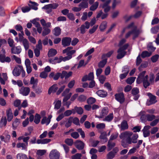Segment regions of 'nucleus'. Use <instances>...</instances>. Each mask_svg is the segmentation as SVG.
<instances>
[{"label": "nucleus", "mask_w": 159, "mask_h": 159, "mask_svg": "<svg viewBox=\"0 0 159 159\" xmlns=\"http://www.w3.org/2000/svg\"><path fill=\"white\" fill-rule=\"evenodd\" d=\"M30 89L29 87H22L20 90V93L24 96L28 95L29 93Z\"/></svg>", "instance_id": "15"}, {"label": "nucleus", "mask_w": 159, "mask_h": 159, "mask_svg": "<svg viewBox=\"0 0 159 159\" xmlns=\"http://www.w3.org/2000/svg\"><path fill=\"white\" fill-rule=\"evenodd\" d=\"M21 51V49L20 46L13 47L11 49V52L12 54H18Z\"/></svg>", "instance_id": "16"}, {"label": "nucleus", "mask_w": 159, "mask_h": 159, "mask_svg": "<svg viewBox=\"0 0 159 159\" xmlns=\"http://www.w3.org/2000/svg\"><path fill=\"white\" fill-rule=\"evenodd\" d=\"M57 84H55L51 86L48 89V93L50 94L52 92L55 93L56 92L58 89V88L57 86Z\"/></svg>", "instance_id": "19"}, {"label": "nucleus", "mask_w": 159, "mask_h": 159, "mask_svg": "<svg viewBox=\"0 0 159 159\" xmlns=\"http://www.w3.org/2000/svg\"><path fill=\"white\" fill-rule=\"evenodd\" d=\"M129 46V44H126L120 47L117 51L118 53H119L121 52H125V50H126Z\"/></svg>", "instance_id": "34"}, {"label": "nucleus", "mask_w": 159, "mask_h": 159, "mask_svg": "<svg viewBox=\"0 0 159 159\" xmlns=\"http://www.w3.org/2000/svg\"><path fill=\"white\" fill-rule=\"evenodd\" d=\"M128 124L126 120H123L121 123L120 125L121 130H124L127 129L128 128Z\"/></svg>", "instance_id": "20"}, {"label": "nucleus", "mask_w": 159, "mask_h": 159, "mask_svg": "<svg viewBox=\"0 0 159 159\" xmlns=\"http://www.w3.org/2000/svg\"><path fill=\"white\" fill-rule=\"evenodd\" d=\"M7 120L6 116H2L0 121V127L2 128L3 126H5L7 124Z\"/></svg>", "instance_id": "23"}, {"label": "nucleus", "mask_w": 159, "mask_h": 159, "mask_svg": "<svg viewBox=\"0 0 159 159\" xmlns=\"http://www.w3.org/2000/svg\"><path fill=\"white\" fill-rule=\"evenodd\" d=\"M53 34L54 35L57 36L61 34V30L60 27L57 26L53 30Z\"/></svg>", "instance_id": "26"}, {"label": "nucleus", "mask_w": 159, "mask_h": 159, "mask_svg": "<svg viewBox=\"0 0 159 159\" xmlns=\"http://www.w3.org/2000/svg\"><path fill=\"white\" fill-rule=\"evenodd\" d=\"M38 82V80L37 79H36L35 80L34 77H32L31 78L30 80V83L31 84L33 85L36 84L37 85Z\"/></svg>", "instance_id": "56"}, {"label": "nucleus", "mask_w": 159, "mask_h": 159, "mask_svg": "<svg viewBox=\"0 0 159 159\" xmlns=\"http://www.w3.org/2000/svg\"><path fill=\"white\" fill-rule=\"evenodd\" d=\"M107 62V59H105L100 61L98 63V66L99 68H103Z\"/></svg>", "instance_id": "33"}, {"label": "nucleus", "mask_w": 159, "mask_h": 159, "mask_svg": "<svg viewBox=\"0 0 159 159\" xmlns=\"http://www.w3.org/2000/svg\"><path fill=\"white\" fill-rule=\"evenodd\" d=\"M21 10L23 13H26L29 12L30 10V8L28 7H22L21 8Z\"/></svg>", "instance_id": "61"}, {"label": "nucleus", "mask_w": 159, "mask_h": 159, "mask_svg": "<svg viewBox=\"0 0 159 159\" xmlns=\"http://www.w3.org/2000/svg\"><path fill=\"white\" fill-rule=\"evenodd\" d=\"M113 118V114L110 113L109 115H108L105 117L104 120L108 122H111Z\"/></svg>", "instance_id": "35"}, {"label": "nucleus", "mask_w": 159, "mask_h": 159, "mask_svg": "<svg viewBox=\"0 0 159 159\" xmlns=\"http://www.w3.org/2000/svg\"><path fill=\"white\" fill-rule=\"evenodd\" d=\"M12 58H13L16 61V62L19 64L21 63V60L20 58L16 57L15 55H13L12 56Z\"/></svg>", "instance_id": "62"}, {"label": "nucleus", "mask_w": 159, "mask_h": 159, "mask_svg": "<svg viewBox=\"0 0 159 159\" xmlns=\"http://www.w3.org/2000/svg\"><path fill=\"white\" fill-rule=\"evenodd\" d=\"M151 128L149 125L145 126L142 131L143 132V137L145 138L149 136L150 135V132L149 129Z\"/></svg>", "instance_id": "13"}, {"label": "nucleus", "mask_w": 159, "mask_h": 159, "mask_svg": "<svg viewBox=\"0 0 159 159\" xmlns=\"http://www.w3.org/2000/svg\"><path fill=\"white\" fill-rule=\"evenodd\" d=\"M51 140V139H38L37 140L36 143L38 144H45L49 143L50 142Z\"/></svg>", "instance_id": "22"}, {"label": "nucleus", "mask_w": 159, "mask_h": 159, "mask_svg": "<svg viewBox=\"0 0 159 159\" xmlns=\"http://www.w3.org/2000/svg\"><path fill=\"white\" fill-rule=\"evenodd\" d=\"M65 142L67 144L70 146H72L73 143V141L72 139L68 138L66 139L65 141Z\"/></svg>", "instance_id": "47"}, {"label": "nucleus", "mask_w": 159, "mask_h": 159, "mask_svg": "<svg viewBox=\"0 0 159 159\" xmlns=\"http://www.w3.org/2000/svg\"><path fill=\"white\" fill-rule=\"evenodd\" d=\"M41 117L39 114L36 113L35 116L34 122L36 124H38L40 122Z\"/></svg>", "instance_id": "30"}, {"label": "nucleus", "mask_w": 159, "mask_h": 159, "mask_svg": "<svg viewBox=\"0 0 159 159\" xmlns=\"http://www.w3.org/2000/svg\"><path fill=\"white\" fill-rule=\"evenodd\" d=\"M30 3H31L32 4H29L28 5L29 7L30 8V9H32L35 10H37L38 9V8L37 6L38 5V4L35 2H32L31 1H29Z\"/></svg>", "instance_id": "21"}, {"label": "nucleus", "mask_w": 159, "mask_h": 159, "mask_svg": "<svg viewBox=\"0 0 159 159\" xmlns=\"http://www.w3.org/2000/svg\"><path fill=\"white\" fill-rule=\"evenodd\" d=\"M76 112L79 115L82 114L84 112L83 109L81 107H78L76 106Z\"/></svg>", "instance_id": "46"}, {"label": "nucleus", "mask_w": 159, "mask_h": 159, "mask_svg": "<svg viewBox=\"0 0 159 159\" xmlns=\"http://www.w3.org/2000/svg\"><path fill=\"white\" fill-rule=\"evenodd\" d=\"M71 135L73 138L77 139L79 137L78 133L76 132H73L71 134Z\"/></svg>", "instance_id": "64"}, {"label": "nucleus", "mask_w": 159, "mask_h": 159, "mask_svg": "<svg viewBox=\"0 0 159 159\" xmlns=\"http://www.w3.org/2000/svg\"><path fill=\"white\" fill-rule=\"evenodd\" d=\"M71 41L70 37H66L63 38L62 39V45L64 47L68 46L70 45Z\"/></svg>", "instance_id": "9"}, {"label": "nucleus", "mask_w": 159, "mask_h": 159, "mask_svg": "<svg viewBox=\"0 0 159 159\" xmlns=\"http://www.w3.org/2000/svg\"><path fill=\"white\" fill-rule=\"evenodd\" d=\"M77 131L79 132L81 135L82 138H84L85 137V133L81 128H79L77 129Z\"/></svg>", "instance_id": "53"}, {"label": "nucleus", "mask_w": 159, "mask_h": 159, "mask_svg": "<svg viewBox=\"0 0 159 159\" xmlns=\"http://www.w3.org/2000/svg\"><path fill=\"white\" fill-rule=\"evenodd\" d=\"M67 17L70 20L74 21L75 20V17L73 14L71 13H70L67 15Z\"/></svg>", "instance_id": "57"}, {"label": "nucleus", "mask_w": 159, "mask_h": 159, "mask_svg": "<svg viewBox=\"0 0 159 159\" xmlns=\"http://www.w3.org/2000/svg\"><path fill=\"white\" fill-rule=\"evenodd\" d=\"M59 5L57 3H53L52 4H49L46 5H45L44 7H42V9L45 10L49 9L50 8L51 9H56L58 6Z\"/></svg>", "instance_id": "14"}, {"label": "nucleus", "mask_w": 159, "mask_h": 159, "mask_svg": "<svg viewBox=\"0 0 159 159\" xmlns=\"http://www.w3.org/2000/svg\"><path fill=\"white\" fill-rule=\"evenodd\" d=\"M22 41L23 42V44L25 50H27L29 48V43L28 40L26 39H24Z\"/></svg>", "instance_id": "29"}, {"label": "nucleus", "mask_w": 159, "mask_h": 159, "mask_svg": "<svg viewBox=\"0 0 159 159\" xmlns=\"http://www.w3.org/2000/svg\"><path fill=\"white\" fill-rule=\"evenodd\" d=\"M57 50L53 48H51L48 52V57H50L55 56L57 54Z\"/></svg>", "instance_id": "25"}, {"label": "nucleus", "mask_w": 159, "mask_h": 159, "mask_svg": "<svg viewBox=\"0 0 159 159\" xmlns=\"http://www.w3.org/2000/svg\"><path fill=\"white\" fill-rule=\"evenodd\" d=\"M151 55V53L145 51H143L141 54L142 57L144 58L146 57H149Z\"/></svg>", "instance_id": "37"}, {"label": "nucleus", "mask_w": 159, "mask_h": 159, "mask_svg": "<svg viewBox=\"0 0 159 159\" xmlns=\"http://www.w3.org/2000/svg\"><path fill=\"white\" fill-rule=\"evenodd\" d=\"M116 144L114 142H112L111 141L109 140L107 143V146L108 148V151H110L115 146Z\"/></svg>", "instance_id": "31"}, {"label": "nucleus", "mask_w": 159, "mask_h": 159, "mask_svg": "<svg viewBox=\"0 0 159 159\" xmlns=\"http://www.w3.org/2000/svg\"><path fill=\"white\" fill-rule=\"evenodd\" d=\"M115 155H116L111 151L107 154V159H112L115 157Z\"/></svg>", "instance_id": "50"}, {"label": "nucleus", "mask_w": 159, "mask_h": 159, "mask_svg": "<svg viewBox=\"0 0 159 159\" xmlns=\"http://www.w3.org/2000/svg\"><path fill=\"white\" fill-rule=\"evenodd\" d=\"M111 0H108L103 4H100V7L104 9V11L105 13H107L110 10L111 7L109 5Z\"/></svg>", "instance_id": "4"}, {"label": "nucleus", "mask_w": 159, "mask_h": 159, "mask_svg": "<svg viewBox=\"0 0 159 159\" xmlns=\"http://www.w3.org/2000/svg\"><path fill=\"white\" fill-rule=\"evenodd\" d=\"M82 154L80 153H77L71 157V159H81Z\"/></svg>", "instance_id": "43"}, {"label": "nucleus", "mask_w": 159, "mask_h": 159, "mask_svg": "<svg viewBox=\"0 0 159 159\" xmlns=\"http://www.w3.org/2000/svg\"><path fill=\"white\" fill-rule=\"evenodd\" d=\"M115 99L121 104H122L125 101L124 94L123 93H116L115 95Z\"/></svg>", "instance_id": "6"}, {"label": "nucleus", "mask_w": 159, "mask_h": 159, "mask_svg": "<svg viewBox=\"0 0 159 159\" xmlns=\"http://www.w3.org/2000/svg\"><path fill=\"white\" fill-rule=\"evenodd\" d=\"M22 70L23 66H21L18 65V67H15L12 72L13 75L15 76H19Z\"/></svg>", "instance_id": "11"}, {"label": "nucleus", "mask_w": 159, "mask_h": 159, "mask_svg": "<svg viewBox=\"0 0 159 159\" xmlns=\"http://www.w3.org/2000/svg\"><path fill=\"white\" fill-rule=\"evenodd\" d=\"M159 57V55L158 54H156L152 56L151 58V61L153 63L156 62Z\"/></svg>", "instance_id": "48"}, {"label": "nucleus", "mask_w": 159, "mask_h": 159, "mask_svg": "<svg viewBox=\"0 0 159 159\" xmlns=\"http://www.w3.org/2000/svg\"><path fill=\"white\" fill-rule=\"evenodd\" d=\"M99 3L98 2H95L94 4L92 5L90 7V10L92 11L95 10L98 7Z\"/></svg>", "instance_id": "36"}, {"label": "nucleus", "mask_w": 159, "mask_h": 159, "mask_svg": "<svg viewBox=\"0 0 159 159\" xmlns=\"http://www.w3.org/2000/svg\"><path fill=\"white\" fill-rule=\"evenodd\" d=\"M130 137L128 138V144H130L132 143H137V139L139 137L138 134H135L133 135L132 137Z\"/></svg>", "instance_id": "10"}, {"label": "nucleus", "mask_w": 159, "mask_h": 159, "mask_svg": "<svg viewBox=\"0 0 159 159\" xmlns=\"http://www.w3.org/2000/svg\"><path fill=\"white\" fill-rule=\"evenodd\" d=\"M140 31L139 30H137V27H136L134 29L129 31L125 35V38L127 39L128 38L131 34H133V35L132 37V39L134 40L138 37Z\"/></svg>", "instance_id": "2"}, {"label": "nucleus", "mask_w": 159, "mask_h": 159, "mask_svg": "<svg viewBox=\"0 0 159 159\" xmlns=\"http://www.w3.org/2000/svg\"><path fill=\"white\" fill-rule=\"evenodd\" d=\"M96 101V100L95 98L91 97L88 99L87 102L89 105H91L94 103Z\"/></svg>", "instance_id": "41"}, {"label": "nucleus", "mask_w": 159, "mask_h": 159, "mask_svg": "<svg viewBox=\"0 0 159 159\" xmlns=\"http://www.w3.org/2000/svg\"><path fill=\"white\" fill-rule=\"evenodd\" d=\"M17 158H19V159H28V157L26 155L22 153H19L16 155Z\"/></svg>", "instance_id": "38"}, {"label": "nucleus", "mask_w": 159, "mask_h": 159, "mask_svg": "<svg viewBox=\"0 0 159 159\" xmlns=\"http://www.w3.org/2000/svg\"><path fill=\"white\" fill-rule=\"evenodd\" d=\"M142 11H137L135 14L133 15V17L136 19L139 17L142 14Z\"/></svg>", "instance_id": "52"}, {"label": "nucleus", "mask_w": 159, "mask_h": 159, "mask_svg": "<svg viewBox=\"0 0 159 159\" xmlns=\"http://www.w3.org/2000/svg\"><path fill=\"white\" fill-rule=\"evenodd\" d=\"M156 118L155 116L153 114H143L140 117L142 122L144 123L147 121H152Z\"/></svg>", "instance_id": "3"}, {"label": "nucleus", "mask_w": 159, "mask_h": 159, "mask_svg": "<svg viewBox=\"0 0 159 159\" xmlns=\"http://www.w3.org/2000/svg\"><path fill=\"white\" fill-rule=\"evenodd\" d=\"M139 93V90L138 88L135 87L133 88L131 90V94L133 95L138 94Z\"/></svg>", "instance_id": "45"}, {"label": "nucleus", "mask_w": 159, "mask_h": 159, "mask_svg": "<svg viewBox=\"0 0 159 159\" xmlns=\"http://www.w3.org/2000/svg\"><path fill=\"white\" fill-rule=\"evenodd\" d=\"M75 144L76 148L79 150H82L85 146V144L83 141L79 140L76 141Z\"/></svg>", "instance_id": "12"}, {"label": "nucleus", "mask_w": 159, "mask_h": 159, "mask_svg": "<svg viewBox=\"0 0 159 159\" xmlns=\"http://www.w3.org/2000/svg\"><path fill=\"white\" fill-rule=\"evenodd\" d=\"M133 17V15H131L128 17L127 15L126 14L124 16L123 18L125 20L126 22H127L130 20Z\"/></svg>", "instance_id": "55"}, {"label": "nucleus", "mask_w": 159, "mask_h": 159, "mask_svg": "<svg viewBox=\"0 0 159 159\" xmlns=\"http://www.w3.org/2000/svg\"><path fill=\"white\" fill-rule=\"evenodd\" d=\"M135 77H130L128 78L126 80V82L127 84H131L134 81L135 79Z\"/></svg>", "instance_id": "39"}, {"label": "nucleus", "mask_w": 159, "mask_h": 159, "mask_svg": "<svg viewBox=\"0 0 159 159\" xmlns=\"http://www.w3.org/2000/svg\"><path fill=\"white\" fill-rule=\"evenodd\" d=\"M148 62L146 61L144 62H143L141 64L140 66L139 67V70H140L141 68H146L148 66Z\"/></svg>", "instance_id": "58"}, {"label": "nucleus", "mask_w": 159, "mask_h": 159, "mask_svg": "<svg viewBox=\"0 0 159 159\" xmlns=\"http://www.w3.org/2000/svg\"><path fill=\"white\" fill-rule=\"evenodd\" d=\"M108 109L107 107H104L101 111V115L98 117L99 118H102L104 116L107 115L108 112Z\"/></svg>", "instance_id": "24"}, {"label": "nucleus", "mask_w": 159, "mask_h": 159, "mask_svg": "<svg viewBox=\"0 0 159 159\" xmlns=\"http://www.w3.org/2000/svg\"><path fill=\"white\" fill-rule=\"evenodd\" d=\"M107 26V23L106 21H103L100 25L99 29L101 31H103L106 28Z\"/></svg>", "instance_id": "27"}, {"label": "nucleus", "mask_w": 159, "mask_h": 159, "mask_svg": "<svg viewBox=\"0 0 159 159\" xmlns=\"http://www.w3.org/2000/svg\"><path fill=\"white\" fill-rule=\"evenodd\" d=\"M79 122V120L78 118L77 117H75L74 118H73V123L74 124L77 125H80Z\"/></svg>", "instance_id": "60"}, {"label": "nucleus", "mask_w": 159, "mask_h": 159, "mask_svg": "<svg viewBox=\"0 0 159 159\" xmlns=\"http://www.w3.org/2000/svg\"><path fill=\"white\" fill-rule=\"evenodd\" d=\"M6 114L7 121L9 122L11 121L13 117V114L11 108H9L6 111Z\"/></svg>", "instance_id": "17"}, {"label": "nucleus", "mask_w": 159, "mask_h": 159, "mask_svg": "<svg viewBox=\"0 0 159 159\" xmlns=\"http://www.w3.org/2000/svg\"><path fill=\"white\" fill-rule=\"evenodd\" d=\"M61 100H58L56 102V103L55 104L54 109H59L61 106Z\"/></svg>", "instance_id": "51"}, {"label": "nucleus", "mask_w": 159, "mask_h": 159, "mask_svg": "<svg viewBox=\"0 0 159 159\" xmlns=\"http://www.w3.org/2000/svg\"><path fill=\"white\" fill-rule=\"evenodd\" d=\"M105 125L103 123H100L96 125V127L98 129H103L105 128Z\"/></svg>", "instance_id": "59"}, {"label": "nucleus", "mask_w": 159, "mask_h": 159, "mask_svg": "<svg viewBox=\"0 0 159 159\" xmlns=\"http://www.w3.org/2000/svg\"><path fill=\"white\" fill-rule=\"evenodd\" d=\"M98 27V25H94L93 27L89 30V33L91 34L93 33L97 30Z\"/></svg>", "instance_id": "54"}, {"label": "nucleus", "mask_w": 159, "mask_h": 159, "mask_svg": "<svg viewBox=\"0 0 159 159\" xmlns=\"http://www.w3.org/2000/svg\"><path fill=\"white\" fill-rule=\"evenodd\" d=\"M116 58L118 59H120L122 58L126 54V52H121L118 53Z\"/></svg>", "instance_id": "42"}, {"label": "nucleus", "mask_w": 159, "mask_h": 159, "mask_svg": "<svg viewBox=\"0 0 159 159\" xmlns=\"http://www.w3.org/2000/svg\"><path fill=\"white\" fill-rule=\"evenodd\" d=\"M159 121V119H155L152 121L150 123V126H154L157 125Z\"/></svg>", "instance_id": "63"}, {"label": "nucleus", "mask_w": 159, "mask_h": 159, "mask_svg": "<svg viewBox=\"0 0 159 159\" xmlns=\"http://www.w3.org/2000/svg\"><path fill=\"white\" fill-rule=\"evenodd\" d=\"M148 95L149 97V100H148L146 103L148 106H150L154 104L157 102V101L156 100V96L153 95L150 93H148Z\"/></svg>", "instance_id": "5"}, {"label": "nucleus", "mask_w": 159, "mask_h": 159, "mask_svg": "<svg viewBox=\"0 0 159 159\" xmlns=\"http://www.w3.org/2000/svg\"><path fill=\"white\" fill-rule=\"evenodd\" d=\"M19 120L16 118L14 121V122L12 124V128L14 130H15L19 125Z\"/></svg>", "instance_id": "32"}, {"label": "nucleus", "mask_w": 159, "mask_h": 159, "mask_svg": "<svg viewBox=\"0 0 159 159\" xmlns=\"http://www.w3.org/2000/svg\"><path fill=\"white\" fill-rule=\"evenodd\" d=\"M132 135V133L128 131H125L120 134V138L122 139L121 141V145L124 148H126L128 146L127 139L128 138L131 137Z\"/></svg>", "instance_id": "1"}, {"label": "nucleus", "mask_w": 159, "mask_h": 159, "mask_svg": "<svg viewBox=\"0 0 159 159\" xmlns=\"http://www.w3.org/2000/svg\"><path fill=\"white\" fill-rule=\"evenodd\" d=\"M90 27V23L88 21H86L84 24H82L80 27V33L81 34H83L86 32L85 29H88Z\"/></svg>", "instance_id": "8"}, {"label": "nucleus", "mask_w": 159, "mask_h": 159, "mask_svg": "<svg viewBox=\"0 0 159 159\" xmlns=\"http://www.w3.org/2000/svg\"><path fill=\"white\" fill-rule=\"evenodd\" d=\"M87 97L84 95H80L78 98V100L80 102H84L86 99Z\"/></svg>", "instance_id": "40"}, {"label": "nucleus", "mask_w": 159, "mask_h": 159, "mask_svg": "<svg viewBox=\"0 0 159 159\" xmlns=\"http://www.w3.org/2000/svg\"><path fill=\"white\" fill-rule=\"evenodd\" d=\"M79 7H81V9L82 8L85 9L87 8L88 7V2L82 1L79 4Z\"/></svg>", "instance_id": "28"}, {"label": "nucleus", "mask_w": 159, "mask_h": 159, "mask_svg": "<svg viewBox=\"0 0 159 159\" xmlns=\"http://www.w3.org/2000/svg\"><path fill=\"white\" fill-rule=\"evenodd\" d=\"M51 30L50 29L47 28H44V30L43 31L42 35L43 36L48 34L50 32Z\"/></svg>", "instance_id": "44"}, {"label": "nucleus", "mask_w": 159, "mask_h": 159, "mask_svg": "<svg viewBox=\"0 0 159 159\" xmlns=\"http://www.w3.org/2000/svg\"><path fill=\"white\" fill-rule=\"evenodd\" d=\"M60 153L56 150H52L50 153L49 156L50 159H59Z\"/></svg>", "instance_id": "7"}, {"label": "nucleus", "mask_w": 159, "mask_h": 159, "mask_svg": "<svg viewBox=\"0 0 159 159\" xmlns=\"http://www.w3.org/2000/svg\"><path fill=\"white\" fill-rule=\"evenodd\" d=\"M72 95L71 93H70L68 94H66L64 96V98L63 99V102H65L67 101L71 97Z\"/></svg>", "instance_id": "49"}, {"label": "nucleus", "mask_w": 159, "mask_h": 159, "mask_svg": "<svg viewBox=\"0 0 159 159\" xmlns=\"http://www.w3.org/2000/svg\"><path fill=\"white\" fill-rule=\"evenodd\" d=\"M96 93L102 98L106 97L107 95V92L104 90H99L96 92Z\"/></svg>", "instance_id": "18"}]
</instances>
